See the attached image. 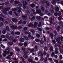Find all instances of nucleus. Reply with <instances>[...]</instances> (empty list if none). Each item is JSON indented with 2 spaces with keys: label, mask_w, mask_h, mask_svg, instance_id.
Here are the masks:
<instances>
[{
  "label": "nucleus",
  "mask_w": 63,
  "mask_h": 63,
  "mask_svg": "<svg viewBox=\"0 0 63 63\" xmlns=\"http://www.w3.org/2000/svg\"><path fill=\"white\" fill-rule=\"evenodd\" d=\"M1 11L2 13L4 14H7V11L5 9H2Z\"/></svg>",
  "instance_id": "1"
},
{
  "label": "nucleus",
  "mask_w": 63,
  "mask_h": 63,
  "mask_svg": "<svg viewBox=\"0 0 63 63\" xmlns=\"http://www.w3.org/2000/svg\"><path fill=\"white\" fill-rule=\"evenodd\" d=\"M27 15H24L23 16H22V18L23 19L25 20L27 19Z\"/></svg>",
  "instance_id": "2"
},
{
  "label": "nucleus",
  "mask_w": 63,
  "mask_h": 63,
  "mask_svg": "<svg viewBox=\"0 0 63 63\" xmlns=\"http://www.w3.org/2000/svg\"><path fill=\"white\" fill-rule=\"evenodd\" d=\"M3 52L4 53H6L8 55L9 53H10L11 51L10 50L8 51L5 50L3 51Z\"/></svg>",
  "instance_id": "3"
},
{
  "label": "nucleus",
  "mask_w": 63,
  "mask_h": 63,
  "mask_svg": "<svg viewBox=\"0 0 63 63\" xmlns=\"http://www.w3.org/2000/svg\"><path fill=\"white\" fill-rule=\"evenodd\" d=\"M10 26L11 28H12L14 29H17V27L16 26L12 25V26H11V25H10Z\"/></svg>",
  "instance_id": "4"
},
{
  "label": "nucleus",
  "mask_w": 63,
  "mask_h": 63,
  "mask_svg": "<svg viewBox=\"0 0 63 63\" xmlns=\"http://www.w3.org/2000/svg\"><path fill=\"white\" fill-rule=\"evenodd\" d=\"M55 11L56 12H59V8L57 7H56V8L55 9Z\"/></svg>",
  "instance_id": "5"
},
{
  "label": "nucleus",
  "mask_w": 63,
  "mask_h": 63,
  "mask_svg": "<svg viewBox=\"0 0 63 63\" xmlns=\"http://www.w3.org/2000/svg\"><path fill=\"white\" fill-rule=\"evenodd\" d=\"M13 21L14 22H15V23H17L18 22V20H17L16 18H14L13 20Z\"/></svg>",
  "instance_id": "6"
},
{
  "label": "nucleus",
  "mask_w": 63,
  "mask_h": 63,
  "mask_svg": "<svg viewBox=\"0 0 63 63\" xmlns=\"http://www.w3.org/2000/svg\"><path fill=\"white\" fill-rule=\"evenodd\" d=\"M40 44L41 45H43L44 43V39H43L42 38L40 40Z\"/></svg>",
  "instance_id": "7"
},
{
  "label": "nucleus",
  "mask_w": 63,
  "mask_h": 63,
  "mask_svg": "<svg viewBox=\"0 0 63 63\" xmlns=\"http://www.w3.org/2000/svg\"><path fill=\"white\" fill-rule=\"evenodd\" d=\"M36 12L38 14H40L41 13V11L40 9H37L36 10Z\"/></svg>",
  "instance_id": "8"
},
{
  "label": "nucleus",
  "mask_w": 63,
  "mask_h": 63,
  "mask_svg": "<svg viewBox=\"0 0 63 63\" xmlns=\"http://www.w3.org/2000/svg\"><path fill=\"white\" fill-rule=\"evenodd\" d=\"M51 3L53 5H55L56 3V1L55 0H52Z\"/></svg>",
  "instance_id": "9"
},
{
  "label": "nucleus",
  "mask_w": 63,
  "mask_h": 63,
  "mask_svg": "<svg viewBox=\"0 0 63 63\" xmlns=\"http://www.w3.org/2000/svg\"><path fill=\"white\" fill-rule=\"evenodd\" d=\"M25 40L23 38H21L20 39V42H24Z\"/></svg>",
  "instance_id": "10"
},
{
  "label": "nucleus",
  "mask_w": 63,
  "mask_h": 63,
  "mask_svg": "<svg viewBox=\"0 0 63 63\" xmlns=\"http://www.w3.org/2000/svg\"><path fill=\"white\" fill-rule=\"evenodd\" d=\"M47 1V0H43V1H41V2L42 4H44Z\"/></svg>",
  "instance_id": "11"
},
{
  "label": "nucleus",
  "mask_w": 63,
  "mask_h": 63,
  "mask_svg": "<svg viewBox=\"0 0 63 63\" xmlns=\"http://www.w3.org/2000/svg\"><path fill=\"white\" fill-rule=\"evenodd\" d=\"M5 9L6 11H7H7H9L10 10V7H6Z\"/></svg>",
  "instance_id": "12"
},
{
  "label": "nucleus",
  "mask_w": 63,
  "mask_h": 63,
  "mask_svg": "<svg viewBox=\"0 0 63 63\" xmlns=\"http://www.w3.org/2000/svg\"><path fill=\"white\" fill-rule=\"evenodd\" d=\"M50 36L51 37V38L52 39H53V37H54V35L52 33H51L50 34Z\"/></svg>",
  "instance_id": "13"
},
{
  "label": "nucleus",
  "mask_w": 63,
  "mask_h": 63,
  "mask_svg": "<svg viewBox=\"0 0 63 63\" xmlns=\"http://www.w3.org/2000/svg\"><path fill=\"white\" fill-rule=\"evenodd\" d=\"M6 29H4L2 31V33L3 34H6Z\"/></svg>",
  "instance_id": "14"
},
{
  "label": "nucleus",
  "mask_w": 63,
  "mask_h": 63,
  "mask_svg": "<svg viewBox=\"0 0 63 63\" xmlns=\"http://www.w3.org/2000/svg\"><path fill=\"white\" fill-rule=\"evenodd\" d=\"M22 3L23 4V5L24 4H25V5L26 6H27V5H28V3H27V2L25 1H23Z\"/></svg>",
  "instance_id": "15"
},
{
  "label": "nucleus",
  "mask_w": 63,
  "mask_h": 63,
  "mask_svg": "<svg viewBox=\"0 0 63 63\" xmlns=\"http://www.w3.org/2000/svg\"><path fill=\"white\" fill-rule=\"evenodd\" d=\"M33 24L32 23H30L28 25V26L29 27H33Z\"/></svg>",
  "instance_id": "16"
},
{
  "label": "nucleus",
  "mask_w": 63,
  "mask_h": 63,
  "mask_svg": "<svg viewBox=\"0 0 63 63\" xmlns=\"http://www.w3.org/2000/svg\"><path fill=\"white\" fill-rule=\"evenodd\" d=\"M16 41H17L16 40V39H14V38L12 40V42L13 43H16Z\"/></svg>",
  "instance_id": "17"
},
{
  "label": "nucleus",
  "mask_w": 63,
  "mask_h": 63,
  "mask_svg": "<svg viewBox=\"0 0 63 63\" xmlns=\"http://www.w3.org/2000/svg\"><path fill=\"white\" fill-rule=\"evenodd\" d=\"M15 48L16 51H17V52H19L20 51V49H19L18 47H16V48Z\"/></svg>",
  "instance_id": "18"
},
{
  "label": "nucleus",
  "mask_w": 63,
  "mask_h": 63,
  "mask_svg": "<svg viewBox=\"0 0 63 63\" xmlns=\"http://www.w3.org/2000/svg\"><path fill=\"white\" fill-rule=\"evenodd\" d=\"M45 3V4H46V5L47 7H49V6H50V4H49V3L47 1Z\"/></svg>",
  "instance_id": "19"
},
{
  "label": "nucleus",
  "mask_w": 63,
  "mask_h": 63,
  "mask_svg": "<svg viewBox=\"0 0 63 63\" xmlns=\"http://www.w3.org/2000/svg\"><path fill=\"white\" fill-rule=\"evenodd\" d=\"M56 41L57 43H59L60 45H61L62 44L61 42H60L59 41L58 38H57L56 39Z\"/></svg>",
  "instance_id": "20"
},
{
  "label": "nucleus",
  "mask_w": 63,
  "mask_h": 63,
  "mask_svg": "<svg viewBox=\"0 0 63 63\" xmlns=\"http://www.w3.org/2000/svg\"><path fill=\"white\" fill-rule=\"evenodd\" d=\"M0 20L1 21H2L3 22L5 21V19H4L1 17H0Z\"/></svg>",
  "instance_id": "21"
},
{
  "label": "nucleus",
  "mask_w": 63,
  "mask_h": 63,
  "mask_svg": "<svg viewBox=\"0 0 63 63\" xmlns=\"http://www.w3.org/2000/svg\"><path fill=\"white\" fill-rule=\"evenodd\" d=\"M13 38V37H12V36H10L9 37L8 39L9 40H10V41H12Z\"/></svg>",
  "instance_id": "22"
},
{
  "label": "nucleus",
  "mask_w": 63,
  "mask_h": 63,
  "mask_svg": "<svg viewBox=\"0 0 63 63\" xmlns=\"http://www.w3.org/2000/svg\"><path fill=\"white\" fill-rule=\"evenodd\" d=\"M24 38L27 41H28V40H29V39H28V37H27V36H24Z\"/></svg>",
  "instance_id": "23"
},
{
  "label": "nucleus",
  "mask_w": 63,
  "mask_h": 63,
  "mask_svg": "<svg viewBox=\"0 0 63 63\" xmlns=\"http://www.w3.org/2000/svg\"><path fill=\"white\" fill-rule=\"evenodd\" d=\"M34 48H35L36 50L37 51L38 50V49H39V47H37V46L36 45H35V47H34Z\"/></svg>",
  "instance_id": "24"
},
{
  "label": "nucleus",
  "mask_w": 63,
  "mask_h": 63,
  "mask_svg": "<svg viewBox=\"0 0 63 63\" xmlns=\"http://www.w3.org/2000/svg\"><path fill=\"white\" fill-rule=\"evenodd\" d=\"M23 57L24 58H25V59H27L28 58L27 55L26 54H24V55L23 56Z\"/></svg>",
  "instance_id": "25"
},
{
  "label": "nucleus",
  "mask_w": 63,
  "mask_h": 63,
  "mask_svg": "<svg viewBox=\"0 0 63 63\" xmlns=\"http://www.w3.org/2000/svg\"><path fill=\"white\" fill-rule=\"evenodd\" d=\"M62 17L61 16H59L58 18V20H59V21H61V20L62 19Z\"/></svg>",
  "instance_id": "26"
},
{
  "label": "nucleus",
  "mask_w": 63,
  "mask_h": 63,
  "mask_svg": "<svg viewBox=\"0 0 63 63\" xmlns=\"http://www.w3.org/2000/svg\"><path fill=\"white\" fill-rule=\"evenodd\" d=\"M50 50L51 51H53V47H50Z\"/></svg>",
  "instance_id": "27"
},
{
  "label": "nucleus",
  "mask_w": 63,
  "mask_h": 63,
  "mask_svg": "<svg viewBox=\"0 0 63 63\" xmlns=\"http://www.w3.org/2000/svg\"><path fill=\"white\" fill-rule=\"evenodd\" d=\"M31 7L32 8H33L35 6V4L32 3L30 5Z\"/></svg>",
  "instance_id": "28"
},
{
  "label": "nucleus",
  "mask_w": 63,
  "mask_h": 63,
  "mask_svg": "<svg viewBox=\"0 0 63 63\" xmlns=\"http://www.w3.org/2000/svg\"><path fill=\"white\" fill-rule=\"evenodd\" d=\"M55 50L56 53L57 54H58V49L55 48Z\"/></svg>",
  "instance_id": "29"
},
{
  "label": "nucleus",
  "mask_w": 63,
  "mask_h": 63,
  "mask_svg": "<svg viewBox=\"0 0 63 63\" xmlns=\"http://www.w3.org/2000/svg\"><path fill=\"white\" fill-rule=\"evenodd\" d=\"M22 22V20H20L18 22V24H21Z\"/></svg>",
  "instance_id": "30"
},
{
  "label": "nucleus",
  "mask_w": 63,
  "mask_h": 63,
  "mask_svg": "<svg viewBox=\"0 0 63 63\" xmlns=\"http://www.w3.org/2000/svg\"><path fill=\"white\" fill-rule=\"evenodd\" d=\"M35 16H33L32 18L31 19V21H33L35 20Z\"/></svg>",
  "instance_id": "31"
},
{
  "label": "nucleus",
  "mask_w": 63,
  "mask_h": 63,
  "mask_svg": "<svg viewBox=\"0 0 63 63\" xmlns=\"http://www.w3.org/2000/svg\"><path fill=\"white\" fill-rule=\"evenodd\" d=\"M31 32H32V34H34L35 32V30L33 29L31 30Z\"/></svg>",
  "instance_id": "32"
},
{
  "label": "nucleus",
  "mask_w": 63,
  "mask_h": 63,
  "mask_svg": "<svg viewBox=\"0 0 63 63\" xmlns=\"http://www.w3.org/2000/svg\"><path fill=\"white\" fill-rule=\"evenodd\" d=\"M36 38H39L40 37V35L38 33H37L36 34Z\"/></svg>",
  "instance_id": "33"
},
{
  "label": "nucleus",
  "mask_w": 63,
  "mask_h": 63,
  "mask_svg": "<svg viewBox=\"0 0 63 63\" xmlns=\"http://www.w3.org/2000/svg\"><path fill=\"white\" fill-rule=\"evenodd\" d=\"M60 26H58L57 28V30L58 32L59 31V29H60Z\"/></svg>",
  "instance_id": "34"
},
{
  "label": "nucleus",
  "mask_w": 63,
  "mask_h": 63,
  "mask_svg": "<svg viewBox=\"0 0 63 63\" xmlns=\"http://www.w3.org/2000/svg\"><path fill=\"white\" fill-rule=\"evenodd\" d=\"M16 35H20V33L19 32H15Z\"/></svg>",
  "instance_id": "35"
},
{
  "label": "nucleus",
  "mask_w": 63,
  "mask_h": 63,
  "mask_svg": "<svg viewBox=\"0 0 63 63\" xmlns=\"http://www.w3.org/2000/svg\"><path fill=\"white\" fill-rule=\"evenodd\" d=\"M35 41L37 43H39L40 42V40L38 39H35Z\"/></svg>",
  "instance_id": "36"
},
{
  "label": "nucleus",
  "mask_w": 63,
  "mask_h": 63,
  "mask_svg": "<svg viewBox=\"0 0 63 63\" xmlns=\"http://www.w3.org/2000/svg\"><path fill=\"white\" fill-rule=\"evenodd\" d=\"M36 18L38 20H41V18L40 16H38L36 17Z\"/></svg>",
  "instance_id": "37"
},
{
  "label": "nucleus",
  "mask_w": 63,
  "mask_h": 63,
  "mask_svg": "<svg viewBox=\"0 0 63 63\" xmlns=\"http://www.w3.org/2000/svg\"><path fill=\"white\" fill-rule=\"evenodd\" d=\"M6 29L7 31H9V30H10L9 27H8V26H6Z\"/></svg>",
  "instance_id": "38"
},
{
  "label": "nucleus",
  "mask_w": 63,
  "mask_h": 63,
  "mask_svg": "<svg viewBox=\"0 0 63 63\" xmlns=\"http://www.w3.org/2000/svg\"><path fill=\"white\" fill-rule=\"evenodd\" d=\"M63 23V22H62V21H60L59 22V25H60V26H62V24Z\"/></svg>",
  "instance_id": "39"
},
{
  "label": "nucleus",
  "mask_w": 63,
  "mask_h": 63,
  "mask_svg": "<svg viewBox=\"0 0 63 63\" xmlns=\"http://www.w3.org/2000/svg\"><path fill=\"white\" fill-rule=\"evenodd\" d=\"M43 56L41 57V59L40 60V61H43L44 60V58H43Z\"/></svg>",
  "instance_id": "40"
},
{
  "label": "nucleus",
  "mask_w": 63,
  "mask_h": 63,
  "mask_svg": "<svg viewBox=\"0 0 63 63\" xmlns=\"http://www.w3.org/2000/svg\"><path fill=\"white\" fill-rule=\"evenodd\" d=\"M8 44L9 46H12L13 45V44L11 42H8Z\"/></svg>",
  "instance_id": "41"
},
{
  "label": "nucleus",
  "mask_w": 63,
  "mask_h": 63,
  "mask_svg": "<svg viewBox=\"0 0 63 63\" xmlns=\"http://www.w3.org/2000/svg\"><path fill=\"white\" fill-rule=\"evenodd\" d=\"M26 13L27 14V15H29L30 13L29 11H28V10H26Z\"/></svg>",
  "instance_id": "42"
},
{
  "label": "nucleus",
  "mask_w": 63,
  "mask_h": 63,
  "mask_svg": "<svg viewBox=\"0 0 63 63\" xmlns=\"http://www.w3.org/2000/svg\"><path fill=\"white\" fill-rule=\"evenodd\" d=\"M37 29L38 31H40V32H42V30L41 28H38Z\"/></svg>",
  "instance_id": "43"
},
{
  "label": "nucleus",
  "mask_w": 63,
  "mask_h": 63,
  "mask_svg": "<svg viewBox=\"0 0 63 63\" xmlns=\"http://www.w3.org/2000/svg\"><path fill=\"white\" fill-rule=\"evenodd\" d=\"M41 10L42 12H45V7H42L41 8Z\"/></svg>",
  "instance_id": "44"
},
{
  "label": "nucleus",
  "mask_w": 63,
  "mask_h": 63,
  "mask_svg": "<svg viewBox=\"0 0 63 63\" xmlns=\"http://www.w3.org/2000/svg\"><path fill=\"white\" fill-rule=\"evenodd\" d=\"M23 8L24 9H26V6H25V4H23Z\"/></svg>",
  "instance_id": "45"
},
{
  "label": "nucleus",
  "mask_w": 63,
  "mask_h": 63,
  "mask_svg": "<svg viewBox=\"0 0 63 63\" xmlns=\"http://www.w3.org/2000/svg\"><path fill=\"white\" fill-rule=\"evenodd\" d=\"M44 49L45 50L47 51V47L46 46L44 47Z\"/></svg>",
  "instance_id": "46"
},
{
  "label": "nucleus",
  "mask_w": 63,
  "mask_h": 63,
  "mask_svg": "<svg viewBox=\"0 0 63 63\" xmlns=\"http://www.w3.org/2000/svg\"><path fill=\"white\" fill-rule=\"evenodd\" d=\"M60 52L62 54H63V50L62 49H61L60 50Z\"/></svg>",
  "instance_id": "47"
},
{
  "label": "nucleus",
  "mask_w": 63,
  "mask_h": 63,
  "mask_svg": "<svg viewBox=\"0 0 63 63\" xmlns=\"http://www.w3.org/2000/svg\"><path fill=\"white\" fill-rule=\"evenodd\" d=\"M51 13L52 14H53V13H54V11L53 9H51Z\"/></svg>",
  "instance_id": "48"
},
{
  "label": "nucleus",
  "mask_w": 63,
  "mask_h": 63,
  "mask_svg": "<svg viewBox=\"0 0 63 63\" xmlns=\"http://www.w3.org/2000/svg\"><path fill=\"white\" fill-rule=\"evenodd\" d=\"M47 58H45L44 59V62H47Z\"/></svg>",
  "instance_id": "49"
},
{
  "label": "nucleus",
  "mask_w": 63,
  "mask_h": 63,
  "mask_svg": "<svg viewBox=\"0 0 63 63\" xmlns=\"http://www.w3.org/2000/svg\"><path fill=\"white\" fill-rule=\"evenodd\" d=\"M7 21L8 22H10L11 21V19H10L8 18L7 19Z\"/></svg>",
  "instance_id": "50"
},
{
  "label": "nucleus",
  "mask_w": 63,
  "mask_h": 63,
  "mask_svg": "<svg viewBox=\"0 0 63 63\" xmlns=\"http://www.w3.org/2000/svg\"><path fill=\"white\" fill-rule=\"evenodd\" d=\"M3 55L4 57H5L6 56H7V54L6 53H4L3 54Z\"/></svg>",
  "instance_id": "51"
},
{
  "label": "nucleus",
  "mask_w": 63,
  "mask_h": 63,
  "mask_svg": "<svg viewBox=\"0 0 63 63\" xmlns=\"http://www.w3.org/2000/svg\"><path fill=\"white\" fill-rule=\"evenodd\" d=\"M54 15L55 16H58V13L57 12H56L54 13Z\"/></svg>",
  "instance_id": "52"
},
{
  "label": "nucleus",
  "mask_w": 63,
  "mask_h": 63,
  "mask_svg": "<svg viewBox=\"0 0 63 63\" xmlns=\"http://www.w3.org/2000/svg\"><path fill=\"white\" fill-rule=\"evenodd\" d=\"M9 14L10 15H12L13 14L12 13V11H11L9 12Z\"/></svg>",
  "instance_id": "53"
},
{
  "label": "nucleus",
  "mask_w": 63,
  "mask_h": 63,
  "mask_svg": "<svg viewBox=\"0 0 63 63\" xmlns=\"http://www.w3.org/2000/svg\"><path fill=\"white\" fill-rule=\"evenodd\" d=\"M22 50L23 51H26L25 49L23 47L22 48Z\"/></svg>",
  "instance_id": "54"
},
{
  "label": "nucleus",
  "mask_w": 63,
  "mask_h": 63,
  "mask_svg": "<svg viewBox=\"0 0 63 63\" xmlns=\"http://www.w3.org/2000/svg\"><path fill=\"white\" fill-rule=\"evenodd\" d=\"M43 38L45 42H46V37H45V35L43 36Z\"/></svg>",
  "instance_id": "55"
},
{
  "label": "nucleus",
  "mask_w": 63,
  "mask_h": 63,
  "mask_svg": "<svg viewBox=\"0 0 63 63\" xmlns=\"http://www.w3.org/2000/svg\"><path fill=\"white\" fill-rule=\"evenodd\" d=\"M19 45L20 46H23V44L21 43H19Z\"/></svg>",
  "instance_id": "56"
},
{
  "label": "nucleus",
  "mask_w": 63,
  "mask_h": 63,
  "mask_svg": "<svg viewBox=\"0 0 63 63\" xmlns=\"http://www.w3.org/2000/svg\"><path fill=\"white\" fill-rule=\"evenodd\" d=\"M25 34H29V35L31 34V33L30 32H26Z\"/></svg>",
  "instance_id": "57"
},
{
  "label": "nucleus",
  "mask_w": 63,
  "mask_h": 63,
  "mask_svg": "<svg viewBox=\"0 0 63 63\" xmlns=\"http://www.w3.org/2000/svg\"><path fill=\"white\" fill-rule=\"evenodd\" d=\"M54 20V18L53 17H51L50 19V20L51 21H53Z\"/></svg>",
  "instance_id": "58"
},
{
  "label": "nucleus",
  "mask_w": 63,
  "mask_h": 63,
  "mask_svg": "<svg viewBox=\"0 0 63 63\" xmlns=\"http://www.w3.org/2000/svg\"><path fill=\"white\" fill-rule=\"evenodd\" d=\"M9 3V1H8L6 2L5 3L6 5H8Z\"/></svg>",
  "instance_id": "59"
},
{
  "label": "nucleus",
  "mask_w": 63,
  "mask_h": 63,
  "mask_svg": "<svg viewBox=\"0 0 63 63\" xmlns=\"http://www.w3.org/2000/svg\"><path fill=\"white\" fill-rule=\"evenodd\" d=\"M15 0H11L10 1V3L11 4H13V3H14V1Z\"/></svg>",
  "instance_id": "60"
},
{
  "label": "nucleus",
  "mask_w": 63,
  "mask_h": 63,
  "mask_svg": "<svg viewBox=\"0 0 63 63\" xmlns=\"http://www.w3.org/2000/svg\"><path fill=\"white\" fill-rule=\"evenodd\" d=\"M36 44V43L35 42H34L32 43V46H34Z\"/></svg>",
  "instance_id": "61"
},
{
  "label": "nucleus",
  "mask_w": 63,
  "mask_h": 63,
  "mask_svg": "<svg viewBox=\"0 0 63 63\" xmlns=\"http://www.w3.org/2000/svg\"><path fill=\"white\" fill-rule=\"evenodd\" d=\"M54 55H55L54 53L53 52L52 53V54L51 55V56L52 57H53V56H54Z\"/></svg>",
  "instance_id": "62"
},
{
  "label": "nucleus",
  "mask_w": 63,
  "mask_h": 63,
  "mask_svg": "<svg viewBox=\"0 0 63 63\" xmlns=\"http://www.w3.org/2000/svg\"><path fill=\"white\" fill-rule=\"evenodd\" d=\"M28 29V28L27 27H25L24 28V31H26Z\"/></svg>",
  "instance_id": "63"
},
{
  "label": "nucleus",
  "mask_w": 63,
  "mask_h": 63,
  "mask_svg": "<svg viewBox=\"0 0 63 63\" xmlns=\"http://www.w3.org/2000/svg\"><path fill=\"white\" fill-rule=\"evenodd\" d=\"M28 38H31V37H32V36H31V35L30 34H29L28 35Z\"/></svg>",
  "instance_id": "64"
}]
</instances>
